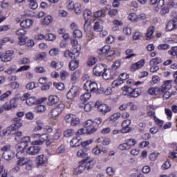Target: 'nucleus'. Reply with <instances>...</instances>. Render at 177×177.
I'll use <instances>...</instances> for the list:
<instances>
[{"label":"nucleus","instance_id":"nucleus-1","mask_svg":"<svg viewBox=\"0 0 177 177\" xmlns=\"http://www.w3.org/2000/svg\"><path fill=\"white\" fill-rule=\"evenodd\" d=\"M172 80H166L163 82V84L160 88L158 87H151L148 90V93L149 95H162V92H164L167 89H171L172 88Z\"/></svg>","mask_w":177,"mask_h":177},{"label":"nucleus","instance_id":"nucleus-2","mask_svg":"<svg viewBox=\"0 0 177 177\" xmlns=\"http://www.w3.org/2000/svg\"><path fill=\"white\" fill-rule=\"evenodd\" d=\"M97 129V127L93 124V121L88 120L84 122V128L77 131V135H84V133L91 135V133H95Z\"/></svg>","mask_w":177,"mask_h":177},{"label":"nucleus","instance_id":"nucleus-3","mask_svg":"<svg viewBox=\"0 0 177 177\" xmlns=\"http://www.w3.org/2000/svg\"><path fill=\"white\" fill-rule=\"evenodd\" d=\"M1 151H3L2 157L6 161H10V160L15 158V153L13 149H12V146L9 145L3 146L1 148Z\"/></svg>","mask_w":177,"mask_h":177},{"label":"nucleus","instance_id":"nucleus-4","mask_svg":"<svg viewBox=\"0 0 177 177\" xmlns=\"http://www.w3.org/2000/svg\"><path fill=\"white\" fill-rule=\"evenodd\" d=\"M81 50V45H77L73 47L72 51L66 50L64 53V57H68V59H77L80 56V51Z\"/></svg>","mask_w":177,"mask_h":177},{"label":"nucleus","instance_id":"nucleus-5","mask_svg":"<svg viewBox=\"0 0 177 177\" xmlns=\"http://www.w3.org/2000/svg\"><path fill=\"white\" fill-rule=\"evenodd\" d=\"M63 110H64V104H59L57 106L51 110L49 116L51 117V118H55V117H57Z\"/></svg>","mask_w":177,"mask_h":177},{"label":"nucleus","instance_id":"nucleus-6","mask_svg":"<svg viewBox=\"0 0 177 177\" xmlns=\"http://www.w3.org/2000/svg\"><path fill=\"white\" fill-rule=\"evenodd\" d=\"M41 147L38 145H32V146H30L26 149V152L29 156H37V154L39 153Z\"/></svg>","mask_w":177,"mask_h":177},{"label":"nucleus","instance_id":"nucleus-7","mask_svg":"<svg viewBox=\"0 0 177 177\" xmlns=\"http://www.w3.org/2000/svg\"><path fill=\"white\" fill-rule=\"evenodd\" d=\"M95 107L98 109V111L102 113V114H106L111 110V107L106 104H100V102H97L95 104Z\"/></svg>","mask_w":177,"mask_h":177},{"label":"nucleus","instance_id":"nucleus-8","mask_svg":"<svg viewBox=\"0 0 177 177\" xmlns=\"http://www.w3.org/2000/svg\"><path fill=\"white\" fill-rule=\"evenodd\" d=\"M84 89H86L87 92H96L97 91V84L92 82H85Z\"/></svg>","mask_w":177,"mask_h":177},{"label":"nucleus","instance_id":"nucleus-9","mask_svg":"<svg viewBox=\"0 0 177 177\" xmlns=\"http://www.w3.org/2000/svg\"><path fill=\"white\" fill-rule=\"evenodd\" d=\"M92 168V165H91V161H88L87 163L84 164L83 163L81 165L80 163L79 166L76 168L75 172L77 175H80V174H82L84 171L86 169H91Z\"/></svg>","mask_w":177,"mask_h":177},{"label":"nucleus","instance_id":"nucleus-10","mask_svg":"<svg viewBox=\"0 0 177 177\" xmlns=\"http://www.w3.org/2000/svg\"><path fill=\"white\" fill-rule=\"evenodd\" d=\"M48 136L47 133L39 134L38 140L32 142V145H38L41 146L48 140Z\"/></svg>","mask_w":177,"mask_h":177},{"label":"nucleus","instance_id":"nucleus-11","mask_svg":"<svg viewBox=\"0 0 177 177\" xmlns=\"http://www.w3.org/2000/svg\"><path fill=\"white\" fill-rule=\"evenodd\" d=\"M77 156L79 158L84 159L82 160V162H85V161H88V160H89V154H88V152H86V149H85V148L79 149L77 152Z\"/></svg>","mask_w":177,"mask_h":177},{"label":"nucleus","instance_id":"nucleus-12","mask_svg":"<svg viewBox=\"0 0 177 177\" xmlns=\"http://www.w3.org/2000/svg\"><path fill=\"white\" fill-rule=\"evenodd\" d=\"M12 56H13V51L8 50L6 53H0V60L4 62H10Z\"/></svg>","mask_w":177,"mask_h":177},{"label":"nucleus","instance_id":"nucleus-13","mask_svg":"<svg viewBox=\"0 0 177 177\" xmlns=\"http://www.w3.org/2000/svg\"><path fill=\"white\" fill-rule=\"evenodd\" d=\"M46 151L49 154L50 156H56L59 154H63V153L66 152V145H61L59 147L57 148L55 151H52L50 153H49L48 150H46Z\"/></svg>","mask_w":177,"mask_h":177},{"label":"nucleus","instance_id":"nucleus-14","mask_svg":"<svg viewBox=\"0 0 177 177\" xmlns=\"http://www.w3.org/2000/svg\"><path fill=\"white\" fill-rule=\"evenodd\" d=\"M101 52L105 55V56H107V57H110L111 56H113V55L115 54V51L114 49L110 48V46H104L102 48Z\"/></svg>","mask_w":177,"mask_h":177},{"label":"nucleus","instance_id":"nucleus-15","mask_svg":"<svg viewBox=\"0 0 177 177\" xmlns=\"http://www.w3.org/2000/svg\"><path fill=\"white\" fill-rule=\"evenodd\" d=\"M104 69L105 68L103 64H97L93 68V73L94 75H96L97 77H100L102 74H103V71H104Z\"/></svg>","mask_w":177,"mask_h":177},{"label":"nucleus","instance_id":"nucleus-16","mask_svg":"<svg viewBox=\"0 0 177 177\" xmlns=\"http://www.w3.org/2000/svg\"><path fill=\"white\" fill-rule=\"evenodd\" d=\"M77 93H78V88H77V86H73L68 91L66 94V97L69 100L74 99V97L77 96Z\"/></svg>","mask_w":177,"mask_h":177},{"label":"nucleus","instance_id":"nucleus-17","mask_svg":"<svg viewBox=\"0 0 177 177\" xmlns=\"http://www.w3.org/2000/svg\"><path fill=\"white\" fill-rule=\"evenodd\" d=\"M84 20H85V24H84V30L85 31H86V30H88V27L91 28L90 26H88V20H89V19H91V17H92V12H91V10H86L84 11Z\"/></svg>","mask_w":177,"mask_h":177},{"label":"nucleus","instance_id":"nucleus-18","mask_svg":"<svg viewBox=\"0 0 177 177\" xmlns=\"http://www.w3.org/2000/svg\"><path fill=\"white\" fill-rule=\"evenodd\" d=\"M23 126V123L20 122V118H15L14 124L8 128V131H16L18 128H20Z\"/></svg>","mask_w":177,"mask_h":177},{"label":"nucleus","instance_id":"nucleus-19","mask_svg":"<svg viewBox=\"0 0 177 177\" xmlns=\"http://www.w3.org/2000/svg\"><path fill=\"white\" fill-rule=\"evenodd\" d=\"M145 66V59H140V61L133 64L131 66V71H137V70H139Z\"/></svg>","mask_w":177,"mask_h":177},{"label":"nucleus","instance_id":"nucleus-20","mask_svg":"<svg viewBox=\"0 0 177 177\" xmlns=\"http://www.w3.org/2000/svg\"><path fill=\"white\" fill-rule=\"evenodd\" d=\"M57 103H59V97L57 95H50L48 97V101L47 102L48 106H55Z\"/></svg>","mask_w":177,"mask_h":177},{"label":"nucleus","instance_id":"nucleus-21","mask_svg":"<svg viewBox=\"0 0 177 177\" xmlns=\"http://www.w3.org/2000/svg\"><path fill=\"white\" fill-rule=\"evenodd\" d=\"M32 23H34L32 19H26L23 20L21 22L20 26L23 28H30V27H31V26H32Z\"/></svg>","mask_w":177,"mask_h":177},{"label":"nucleus","instance_id":"nucleus-22","mask_svg":"<svg viewBox=\"0 0 177 177\" xmlns=\"http://www.w3.org/2000/svg\"><path fill=\"white\" fill-rule=\"evenodd\" d=\"M36 161L38 166L45 165V164H46V161H48V158H46V156L44 155H39L36 158Z\"/></svg>","mask_w":177,"mask_h":177},{"label":"nucleus","instance_id":"nucleus-23","mask_svg":"<svg viewBox=\"0 0 177 177\" xmlns=\"http://www.w3.org/2000/svg\"><path fill=\"white\" fill-rule=\"evenodd\" d=\"M26 104H27V106H34L35 104H38V100L37 99V97L31 96V95L30 94V96L26 102Z\"/></svg>","mask_w":177,"mask_h":177},{"label":"nucleus","instance_id":"nucleus-24","mask_svg":"<svg viewBox=\"0 0 177 177\" xmlns=\"http://www.w3.org/2000/svg\"><path fill=\"white\" fill-rule=\"evenodd\" d=\"M81 77V71L76 70L74 73H73L71 76V82L72 84H75L77 82V80Z\"/></svg>","mask_w":177,"mask_h":177},{"label":"nucleus","instance_id":"nucleus-25","mask_svg":"<svg viewBox=\"0 0 177 177\" xmlns=\"http://www.w3.org/2000/svg\"><path fill=\"white\" fill-rule=\"evenodd\" d=\"M103 23H104V21H100V22H95L93 26L94 31H95L96 32H102V31H103V26L102 25L103 24Z\"/></svg>","mask_w":177,"mask_h":177},{"label":"nucleus","instance_id":"nucleus-26","mask_svg":"<svg viewBox=\"0 0 177 177\" xmlns=\"http://www.w3.org/2000/svg\"><path fill=\"white\" fill-rule=\"evenodd\" d=\"M26 147H27V144H24L20 142L16 145V149L18 151V154H24V150H26Z\"/></svg>","mask_w":177,"mask_h":177},{"label":"nucleus","instance_id":"nucleus-27","mask_svg":"<svg viewBox=\"0 0 177 177\" xmlns=\"http://www.w3.org/2000/svg\"><path fill=\"white\" fill-rule=\"evenodd\" d=\"M81 145V138L80 137H74L70 142L71 147H78Z\"/></svg>","mask_w":177,"mask_h":177},{"label":"nucleus","instance_id":"nucleus-28","mask_svg":"<svg viewBox=\"0 0 177 177\" xmlns=\"http://www.w3.org/2000/svg\"><path fill=\"white\" fill-rule=\"evenodd\" d=\"M91 93L86 92L84 93V94H82L80 97V100L81 101L82 103H86L88 100L91 99Z\"/></svg>","mask_w":177,"mask_h":177},{"label":"nucleus","instance_id":"nucleus-29","mask_svg":"<svg viewBox=\"0 0 177 177\" xmlns=\"http://www.w3.org/2000/svg\"><path fill=\"white\" fill-rule=\"evenodd\" d=\"M140 93H142V90L140 88H133L129 97H138L140 96Z\"/></svg>","mask_w":177,"mask_h":177},{"label":"nucleus","instance_id":"nucleus-30","mask_svg":"<svg viewBox=\"0 0 177 177\" xmlns=\"http://www.w3.org/2000/svg\"><path fill=\"white\" fill-rule=\"evenodd\" d=\"M20 98L15 97L10 100V104L12 106V109H16L19 106Z\"/></svg>","mask_w":177,"mask_h":177},{"label":"nucleus","instance_id":"nucleus-31","mask_svg":"<svg viewBox=\"0 0 177 177\" xmlns=\"http://www.w3.org/2000/svg\"><path fill=\"white\" fill-rule=\"evenodd\" d=\"M101 75L104 80H110V78H111V72L110 71V69L105 68Z\"/></svg>","mask_w":177,"mask_h":177},{"label":"nucleus","instance_id":"nucleus-32","mask_svg":"<svg viewBox=\"0 0 177 177\" xmlns=\"http://www.w3.org/2000/svg\"><path fill=\"white\" fill-rule=\"evenodd\" d=\"M79 62L77 60H72L69 62L68 66L70 70L74 71L76 68H78Z\"/></svg>","mask_w":177,"mask_h":177},{"label":"nucleus","instance_id":"nucleus-33","mask_svg":"<svg viewBox=\"0 0 177 177\" xmlns=\"http://www.w3.org/2000/svg\"><path fill=\"white\" fill-rule=\"evenodd\" d=\"M52 21H53V17H52V16L50 15H48L44 18L42 21V24H44V26H49V24H50Z\"/></svg>","mask_w":177,"mask_h":177},{"label":"nucleus","instance_id":"nucleus-34","mask_svg":"<svg viewBox=\"0 0 177 177\" xmlns=\"http://www.w3.org/2000/svg\"><path fill=\"white\" fill-rule=\"evenodd\" d=\"M132 87L131 86H124L123 87V92H122V95H124V96H127V95L130 97L131 96V93H132Z\"/></svg>","mask_w":177,"mask_h":177},{"label":"nucleus","instance_id":"nucleus-35","mask_svg":"<svg viewBox=\"0 0 177 177\" xmlns=\"http://www.w3.org/2000/svg\"><path fill=\"white\" fill-rule=\"evenodd\" d=\"M107 153V151L106 150L102 149H100V147H95L92 149V153L95 154V156H99V154H100V153Z\"/></svg>","mask_w":177,"mask_h":177},{"label":"nucleus","instance_id":"nucleus-36","mask_svg":"<svg viewBox=\"0 0 177 177\" xmlns=\"http://www.w3.org/2000/svg\"><path fill=\"white\" fill-rule=\"evenodd\" d=\"M153 34H154V26H150L147 31V39H151Z\"/></svg>","mask_w":177,"mask_h":177},{"label":"nucleus","instance_id":"nucleus-37","mask_svg":"<svg viewBox=\"0 0 177 177\" xmlns=\"http://www.w3.org/2000/svg\"><path fill=\"white\" fill-rule=\"evenodd\" d=\"M36 124L37 126L35 127L34 131H41L44 128L45 123H44V121L38 120L36 121Z\"/></svg>","mask_w":177,"mask_h":177},{"label":"nucleus","instance_id":"nucleus-38","mask_svg":"<svg viewBox=\"0 0 177 177\" xmlns=\"http://www.w3.org/2000/svg\"><path fill=\"white\" fill-rule=\"evenodd\" d=\"M73 10L75 11V13H76V15H81V12H82V8L81 7V4H80L79 3H75Z\"/></svg>","mask_w":177,"mask_h":177},{"label":"nucleus","instance_id":"nucleus-39","mask_svg":"<svg viewBox=\"0 0 177 177\" xmlns=\"http://www.w3.org/2000/svg\"><path fill=\"white\" fill-rule=\"evenodd\" d=\"M93 16L95 19H97V17H104V16H106V10H100L97 11L93 14Z\"/></svg>","mask_w":177,"mask_h":177},{"label":"nucleus","instance_id":"nucleus-40","mask_svg":"<svg viewBox=\"0 0 177 177\" xmlns=\"http://www.w3.org/2000/svg\"><path fill=\"white\" fill-rule=\"evenodd\" d=\"M127 84L128 85H136V86H139L140 85H143V82H135L132 79H129V80L127 81Z\"/></svg>","mask_w":177,"mask_h":177},{"label":"nucleus","instance_id":"nucleus-41","mask_svg":"<svg viewBox=\"0 0 177 177\" xmlns=\"http://www.w3.org/2000/svg\"><path fill=\"white\" fill-rule=\"evenodd\" d=\"M28 159L25 158H19L17 160V165L19 166V167H23V165H26V164H27V160Z\"/></svg>","mask_w":177,"mask_h":177},{"label":"nucleus","instance_id":"nucleus-42","mask_svg":"<svg viewBox=\"0 0 177 177\" xmlns=\"http://www.w3.org/2000/svg\"><path fill=\"white\" fill-rule=\"evenodd\" d=\"M120 117H121V113H114L113 115H111L108 120H109V121H112L113 122H115V121H117V120H118V118H120Z\"/></svg>","mask_w":177,"mask_h":177},{"label":"nucleus","instance_id":"nucleus-43","mask_svg":"<svg viewBox=\"0 0 177 177\" xmlns=\"http://www.w3.org/2000/svg\"><path fill=\"white\" fill-rule=\"evenodd\" d=\"M75 3L73 0H66V8L68 10H74V6Z\"/></svg>","mask_w":177,"mask_h":177},{"label":"nucleus","instance_id":"nucleus-44","mask_svg":"<svg viewBox=\"0 0 177 177\" xmlns=\"http://www.w3.org/2000/svg\"><path fill=\"white\" fill-rule=\"evenodd\" d=\"M160 63H161V58L160 57H155L149 62L150 66H157Z\"/></svg>","mask_w":177,"mask_h":177},{"label":"nucleus","instance_id":"nucleus-45","mask_svg":"<svg viewBox=\"0 0 177 177\" xmlns=\"http://www.w3.org/2000/svg\"><path fill=\"white\" fill-rule=\"evenodd\" d=\"M46 110V106L44 105H38L35 108V113H44Z\"/></svg>","mask_w":177,"mask_h":177},{"label":"nucleus","instance_id":"nucleus-46","mask_svg":"<svg viewBox=\"0 0 177 177\" xmlns=\"http://www.w3.org/2000/svg\"><path fill=\"white\" fill-rule=\"evenodd\" d=\"M175 28H177V26H175L171 21H169L166 26L167 31H172L173 30H175Z\"/></svg>","mask_w":177,"mask_h":177},{"label":"nucleus","instance_id":"nucleus-47","mask_svg":"<svg viewBox=\"0 0 177 177\" xmlns=\"http://www.w3.org/2000/svg\"><path fill=\"white\" fill-rule=\"evenodd\" d=\"M128 19H129V20H130V21L135 23L136 21H138V15L133 12L131 13L129 15Z\"/></svg>","mask_w":177,"mask_h":177},{"label":"nucleus","instance_id":"nucleus-48","mask_svg":"<svg viewBox=\"0 0 177 177\" xmlns=\"http://www.w3.org/2000/svg\"><path fill=\"white\" fill-rule=\"evenodd\" d=\"M160 81H161V78H160V77L153 75L151 81V84L156 85V84H160Z\"/></svg>","mask_w":177,"mask_h":177},{"label":"nucleus","instance_id":"nucleus-49","mask_svg":"<svg viewBox=\"0 0 177 177\" xmlns=\"http://www.w3.org/2000/svg\"><path fill=\"white\" fill-rule=\"evenodd\" d=\"M126 143L127 144L129 148L131 149L132 146H135L136 145V140L132 138L127 139L126 140Z\"/></svg>","mask_w":177,"mask_h":177},{"label":"nucleus","instance_id":"nucleus-50","mask_svg":"<svg viewBox=\"0 0 177 177\" xmlns=\"http://www.w3.org/2000/svg\"><path fill=\"white\" fill-rule=\"evenodd\" d=\"M80 124V118H77V116L74 115L71 122V125L72 127H76V125H79Z\"/></svg>","mask_w":177,"mask_h":177},{"label":"nucleus","instance_id":"nucleus-51","mask_svg":"<svg viewBox=\"0 0 177 177\" xmlns=\"http://www.w3.org/2000/svg\"><path fill=\"white\" fill-rule=\"evenodd\" d=\"M35 72L37 74H44V73H46V69L43 66H37L35 68Z\"/></svg>","mask_w":177,"mask_h":177},{"label":"nucleus","instance_id":"nucleus-52","mask_svg":"<svg viewBox=\"0 0 177 177\" xmlns=\"http://www.w3.org/2000/svg\"><path fill=\"white\" fill-rule=\"evenodd\" d=\"M29 8L33 10L37 9L38 8V3L35 0H30Z\"/></svg>","mask_w":177,"mask_h":177},{"label":"nucleus","instance_id":"nucleus-53","mask_svg":"<svg viewBox=\"0 0 177 177\" xmlns=\"http://www.w3.org/2000/svg\"><path fill=\"white\" fill-rule=\"evenodd\" d=\"M126 55H127L126 59H131V57H135V56H136V55L133 53V50L131 49L127 50Z\"/></svg>","mask_w":177,"mask_h":177},{"label":"nucleus","instance_id":"nucleus-54","mask_svg":"<svg viewBox=\"0 0 177 177\" xmlns=\"http://www.w3.org/2000/svg\"><path fill=\"white\" fill-rule=\"evenodd\" d=\"M25 165V169H26L27 171H31V168H32V160L28 159Z\"/></svg>","mask_w":177,"mask_h":177},{"label":"nucleus","instance_id":"nucleus-55","mask_svg":"<svg viewBox=\"0 0 177 177\" xmlns=\"http://www.w3.org/2000/svg\"><path fill=\"white\" fill-rule=\"evenodd\" d=\"M46 37V41H55L56 39V35L52 33H48L47 35H45Z\"/></svg>","mask_w":177,"mask_h":177},{"label":"nucleus","instance_id":"nucleus-56","mask_svg":"<svg viewBox=\"0 0 177 177\" xmlns=\"http://www.w3.org/2000/svg\"><path fill=\"white\" fill-rule=\"evenodd\" d=\"M160 13L161 16H165V15H168L169 13V8L165 6L160 9Z\"/></svg>","mask_w":177,"mask_h":177},{"label":"nucleus","instance_id":"nucleus-57","mask_svg":"<svg viewBox=\"0 0 177 177\" xmlns=\"http://www.w3.org/2000/svg\"><path fill=\"white\" fill-rule=\"evenodd\" d=\"M169 89H166L164 91V92H162L163 93L162 97L164 100H168V99L171 97V93H169Z\"/></svg>","mask_w":177,"mask_h":177},{"label":"nucleus","instance_id":"nucleus-58","mask_svg":"<svg viewBox=\"0 0 177 177\" xmlns=\"http://www.w3.org/2000/svg\"><path fill=\"white\" fill-rule=\"evenodd\" d=\"M106 171L109 176H113L115 174V169L111 167H107Z\"/></svg>","mask_w":177,"mask_h":177},{"label":"nucleus","instance_id":"nucleus-59","mask_svg":"<svg viewBox=\"0 0 177 177\" xmlns=\"http://www.w3.org/2000/svg\"><path fill=\"white\" fill-rule=\"evenodd\" d=\"M122 84H124V82L121 81L119 78L118 80H115L112 83V88H117L120 86V85H122Z\"/></svg>","mask_w":177,"mask_h":177},{"label":"nucleus","instance_id":"nucleus-60","mask_svg":"<svg viewBox=\"0 0 177 177\" xmlns=\"http://www.w3.org/2000/svg\"><path fill=\"white\" fill-rule=\"evenodd\" d=\"M74 38H82V32L80 30H75L73 31Z\"/></svg>","mask_w":177,"mask_h":177},{"label":"nucleus","instance_id":"nucleus-61","mask_svg":"<svg viewBox=\"0 0 177 177\" xmlns=\"http://www.w3.org/2000/svg\"><path fill=\"white\" fill-rule=\"evenodd\" d=\"M54 86L58 89V91H64V84L62 82L54 83Z\"/></svg>","mask_w":177,"mask_h":177},{"label":"nucleus","instance_id":"nucleus-62","mask_svg":"<svg viewBox=\"0 0 177 177\" xmlns=\"http://www.w3.org/2000/svg\"><path fill=\"white\" fill-rule=\"evenodd\" d=\"M168 6L169 8H174V9H177V0H169L168 2Z\"/></svg>","mask_w":177,"mask_h":177},{"label":"nucleus","instance_id":"nucleus-63","mask_svg":"<svg viewBox=\"0 0 177 177\" xmlns=\"http://www.w3.org/2000/svg\"><path fill=\"white\" fill-rule=\"evenodd\" d=\"M26 34H27V32L23 28L19 29L16 31V35H18V37H24Z\"/></svg>","mask_w":177,"mask_h":177},{"label":"nucleus","instance_id":"nucleus-64","mask_svg":"<svg viewBox=\"0 0 177 177\" xmlns=\"http://www.w3.org/2000/svg\"><path fill=\"white\" fill-rule=\"evenodd\" d=\"M169 55H171V56H177V46L172 47L169 50Z\"/></svg>","mask_w":177,"mask_h":177}]
</instances>
